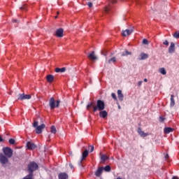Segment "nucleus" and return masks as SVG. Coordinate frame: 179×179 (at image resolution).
<instances>
[{
  "mask_svg": "<svg viewBox=\"0 0 179 179\" xmlns=\"http://www.w3.org/2000/svg\"><path fill=\"white\" fill-rule=\"evenodd\" d=\"M115 61H117L115 57H113L108 60V62H109V64H111V62H115Z\"/></svg>",
  "mask_w": 179,
  "mask_h": 179,
  "instance_id": "2f4dec72",
  "label": "nucleus"
},
{
  "mask_svg": "<svg viewBox=\"0 0 179 179\" xmlns=\"http://www.w3.org/2000/svg\"><path fill=\"white\" fill-rule=\"evenodd\" d=\"M144 82H148V79H147V78H145V79H144Z\"/></svg>",
  "mask_w": 179,
  "mask_h": 179,
  "instance_id": "09e8293b",
  "label": "nucleus"
},
{
  "mask_svg": "<svg viewBox=\"0 0 179 179\" xmlns=\"http://www.w3.org/2000/svg\"><path fill=\"white\" fill-rule=\"evenodd\" d=\"M2 141H3V139H2V137L0 136V142H2Z\"/></svg>",
  "mask_w": 179,
  "mask_h": 179,
  "instance_id": "de8ad7c7",
  "label": "nucleus"
},
{
  "mask_svg": "<svg viewBox=\"0 0 179 179\" xmlns=\"http://www.w3.org/2000/svg\"><path fill=\"white\" fill-rule=\"evenodd\" d=\"M117 96L120 101H124V94H122V91H121V90H117Z\"/></svg>",
  "mask_w": 179,
  "mask_h": 179,
  "instance_id": "ddd939ff",
  "label": "nucleus"
},
{
  "mask_svg": "<svg viewBox=\"0 0 179 179\" xmlns=\"http://www.w3.org/2000/svg\"><path fill=\"white\" fill-rule=\"evenodd\" d=\"M33 127L34 128H36L35 129L36 134H41V132H43V129L45 128V124H42L38 126V122L34 121L33 124Z\"/></svg>",
  "mask_w": 179,
  "mask_h": 179,
  "instance_id": "7ed1b4c3",
  "label": "nucleus"
},
{
  "mask_svg": "<svg viewBox=\"0 0 179 179\" xmlns=\"http://www.w3.org/2000/svg\"><path fill=\"white\" fill-rule=\"evenodd\" d=\"M37 169H38V165L36 162H31L28 166V170L31 173L36 171Z\"/></svg>",
  "mask_w": 179,
  "mask_h": 179,
  "instance_id": "39448f33",
  "label": "nucleus"
},
{
  "mask_svg": "<svg viewBox=\"0 0 179 179\" xmlns=\"http://www.w3.org/2000/svg\"><path fill=\"white\" fill-rule=\"evenodd\" d=\"M143 43H144L145 45H148V44H149V41H148L147 39H143Z\"/></svg>",
  "mask_w": 179,
  "mask_h": 179,
  "instance_id": "72a5a7b5",
  "label": "nucleus"
},
{
  "mask_svg": "<svg viewBox=\"0 0 179 179\" xmlns=\"http://www.w3.org/2000/svg\"><path fill=\"white\" fill-rule=\"evenodd\" d=\"M175 51H176V44H174V43L171 42V45L169 48V52L170 54H173V53H174Z\"/></svg>",
  "mask_w": 179,
  "mask_h": 179,
  "instance_id": "1a4fd4ad",
  "label": "nucleus"
},
{
  "mask_svg": "<svg viewBox=\"0 0 179 179\" xmlns=\"http://www.w3.org/2000/svg\"><path fill=\"white\" fill-rule=\"evenodd\" d=\"M103 167H99L98 169V170L96 171L95 176L96 177H100L101 176V174L103 173Z\"/></svg>",
  "mask_w": 179,
  "mask_h": 179,
  "instance_id": "2eb2a0df",
  "label": "nucleus"
},
{
  "mask_svg": "<svg viewBox=\"0 0 179 179\" xmlns=\"http://www.w3.org/2000/svg\"><path fill=\"white\" fill-rule=\"evenodd\" d=\"M134 29H135L134 27H131L129 29L122 31V34L123 37H127V36H131V34H132V33H134Z\"/></svg>",
  "mask_w": 179,
  "mask_h": 179,
  "instance_id": "0eeeda50",
  "label": "nucleus"
},
{
  "mask_svg": "<svg viewBox=\"0 0 179 179\" xmlns=\"http://www.w3.org/2000/svg\"><path fill=\"white\" fill-rule=\"evenodd\" d=\"M128 55H132V53L128 50H124L121 54L122 57H128Z\"/></svg>",
  "mask_w": 179,
  "mask_h": 179,
  "instance_id": "a211bd4d",
  "label": "nucleus"
},
{
  "mask_svg": "<svg viewBox=\"0 0 179 179\" xmlns=\"http://www.w3.org/2000/svg\"><path fill=\"white\" fill-rule=\"evenodd\" d=\"M118 108H119V109H121V106H120V105L118 106Z\"/></svg>",
  "mask_w": 179,
  "mask_h": 179,
  "instance_id": "8fccbe9b",
  "label": "nucleus"
},
{
  "mask_svg": "<svg viewBox=\"0 0 179 179\" xmlns=\"http://www.w3.org/2000/svg\"><path fill=\"white\" fill-rule=\"evenodd\" d=\"M148 58H149V55L148 54L143 53V52L141 53L138 56V59L140 61H142L143 59H148Z\"/></svg>",
  "mask_w": 179,
  "mask_h": 179,
  "instance_id": "9d476101",
  "label": "nucleus"
},
{
  "mask_svg": "<svg viewBox=\"0 0 179 179\" xmlns=\"http://www.w3.org/2000/svg\"><path fill=\"white\" fill-rule=\"evenodd\" d=\"M172 179H178V177H177V176H174V177H173V178Z\"/></svg>",
  "mask_w": 179,
  "mask_h": 179,
  "instance_id": "49530a36",
  "label": "nucleus"
},
{
  "mask_svg": "<svg viewBox=\"0 0 179 179\" xmlns=\"http://www.w3.org/2000/svg\"><path fill=\"white\" fill-rule=\"evenodd\" d=\"M110 2L112 3H117V0H110Z\"/></svg>",
  "mask_w": 179,
  "mask_h": 179,
  "instance_id": "79ce46f5",
  "label": "nucleus"
},
{
  "mask_svg": "<svg viewBox=\"0 0 179 179\" xmlns=\"http://www.w3.org/2000/svg\"><path fill=\"white\" fill-rule=\"evenodd\" d=\"M61 103L60 100L55 101V99L54 97H52L49 100V106L50 108V110H54V108H58L59 107V104Z\"/></svg>",
  "mask_w": 179,
  "mask_h": 179,
  "instance_id": "f03ea898",
  "label": "nucleus"
},
{
  "mask_svg": "<svg viewBox=\"0 0 179 179\" xmlns=\"http://www.w3.org/2000/svg\"><path fill=\"white\" fill-rule=\"evenodd\" d=\"M18 100H24V94H20L18 95Z\"/></svg>",
  "mask_w": 179,
  "mask_h": 179,
  "instance_id": "bb28decb",
  "label": "nucleus"
},
{
  "mask_svg": "<svg viewBox=\"0 0 179 179\" xmlns=\"http://www.w3.org/2000/svg\"><path fill=\"white\" fill-rule=\"evenodd\" d=\"M108 10H110V7H106V8H105V12H108Z\"/></svg>",
  "mask_w": 179,
  "mask_h": 179,
  "instance_id": "a19ab883",
  "label": "nucleus"
},
{
  "mask_svg": "<svg viewBox=\"0 0 179 179\" xmlns=\"http://www.w3.org/2000/svg\"><path fill=\"white\" fill-rule=\"evenodd\" d=\"M59 179H68V175L65 173H59Z\"/></svg>",
  "mask_w": 179,
  "mask_h": 179,
  "instance_id": "6ab92c4d",
  "label": "nucleus"
},
{
  "mask_svg": "<svg viewBox=\"0 0 179 179\" xmlns=\"http://www.w3.org/2000/svg\"><path fill=\"white\" fill-rule=\"evenodd\" d=\"M51 133L52 134H57V129L55 128V127H54V126L51 127Z\"/></svg>",
  "mask_w": 179,
  "mask_h": 179,
  "instance_id": "c85d7f7f",
  "label": "nucleus"
},
{
  "mask_svg": "<svg viewBox=\"0 0 179 179\" xmlns=\"http://www.w3.org/2000/svg\"><path fill=\"white\" fill-rule=\"evenodd\" d=\"M20 9H24L23 7H21Z\"/></svg>",
  "mask_w": 179,
  "mask_h": 179,
  "instance_id": "3c124183",
  "label": "nucleus"
},
{
  "mask_svg": "<svg viewBox=\"0 0 179 179\" xmlns=\"http://www.w3.org/2000/svg\"><path fill=\"white\" fill-rule=\"evenodd\" d=\"M158 72H159V73H161L162 75H166L167 73V72L166 71V69L163 67L159 69Z\"/></svg>",
  "mask_w": 179,
  "mask_h": 179,
  "instance_id": "b1692460",
  "label": "nucleus"
},
{
  "mask_svg": "<svg viewBox=\"0 0 179 179\" xmlns=\"http://www.w3.org/2000/svg\"><path fill=\"white\" fill-rule=\"evenodd\" d=\"M30 99H31V95L30 94L24 95V100H30Z\"/></svg>",
  "mask_w": 179,
  "mask_h": 179,
  "instance_id": "393cba45",
  "label": "nucleus"
},
{
  "mask_svg": "<svg viewBox=\"0 0 179 179\" xmlns=\"http://www.w3.org/2000/svg\"><path fill=\"white\" fill-rule=\"evenodd\" d=\"M3 152L4 156H6V157H8V159L13 156V151L9 147L3 148Z\"/></svg>",
  "mask_w": 179,
  "mask_h": 179,
  "instance_id": "20e7f679",
  "label": "nucleus"
},
{
  "mask_svg": "<svg viewBox=\"0 0 179 179\" xmlns=\"http://www.w3.org/2000/svg\"><path fill=\"white\" fill-rule=\"evenodd\" d=\"M93 111H103L104 108H106V105L104 104V101L101 100H98L96 101V105L92 106Z\"/></svg>",
  "mask_w": 179,
  "mask_h": 179,
  "instance_id": "f257e3e1",
  "label": "nucleus"
},
{
  "mask_svg": "<svg viewBox=\"0 0 179 179\" xmlns=\"http://www.w3.org/2000/svg\"><path fill=\"white\" fill-rule=\"evenodd\" d=\"M70 167L71 169H73V165H72V164H70Z\"/></svg>",
  "mask_w": 179,
  "mask_h": 179,
  "instance_id": "a18cd8bd",
  "label": "nucleus"
},
{
  "mask_svg": "<svg viewBox=\"0 0 179 179\" xmlns=\"http://www.w3.org/2000/svg\"><path fill=\"white\" fill-rule=\"evenodd\" d=\"M46 79L49 83H52V82L54 80V76L48 75L47 76Z\"/></svg>",
  "mask_w": 179,
  "mask_h": 179,
  "instance_id": "aec40b11",
  "label": "nucleus"
},
{
  "mask_svg": "<svg viewBox=\"0 0 179 179\" xmlns=\"http://www.w3.org/2000/svg\"><path fill=\"white\" fill-rule=\"evenodd\" d=\"M173 129L171 127H166L164 129V132L165 134H170V132H173Z\"/></svg>",
  "mask_w": 179,
  "mask_h": 179,
  "instance_id": "4be33fe9",
  "label": "nucleus"
},
{
  "mask_svg": "<svg viewBox=\"0 0 179 179\" xmlns=\"http://www.w3.org/2000/svg\"><path fill=\"white\" fill-rule=\"evenodd\" d=\"M111 96H112L113 99H114V100H117V96L115 95V93H112Z\"/></svg>",
  "mask_w": 179,
  "mask_h": 179,
  "instance_id": "f704fd0d",
  "label": "nucleus"
},
{
  "mask_svg": "<svg viewBox=\"0 0 179 179\" xmlns=\"http://www.w3.org/2000/svg\"><path fill=\"white\" fill-rule=\"evenodd\" d=\"M143 81H138V86H142Z\"/></svg>",
  "mask_w": 179,
  "mask_h": 179,
  "instance_id": "58836bf2",
  "label": "nucleus"
},
{
  "mask_svg": "<svg viewBox=\"0 0 179 179\" xmlns=\"http://www.w3.org/2000/svg\"><path fill=\"white\" fill-rule=\"evenodd\" d=\"M87 5L89 6V8H92V6H93V3L92 2L87 3Z\"/></svg>",
  "mask_w": 179,
  "mask_h": 179,
  "instance_id": "c9c22d12",
  "label": "nucleus"
},
{
  "mask_svg": "<svg viewBox=\"0 0 179 179\" xmlns=\"http://www.w3.org/2000/svg\"><path fill=\"white\" fill-rule=\"evenodd\" d=\"M57 17L56 16V17H55V19H57Z\"/></svg>",
  "mask_w": 179,
  "mask_h": 179,
  "instance_id": "864d4df0",
  "label": "nucleus"
},
{
  "mask_svg": "<svg viewBox=\"0 0 179 179\" xmlns=\"http://www.w3.org/2000/svg\"><path fill=\"white\" fill-rule=\"evenodd\" d=\"M13 22L14 23H19V21L17 20H13Z\"/></svg>",
  "mask_w": 179,
  "mask_h": 179,
  "instance_id": "37998d69",
  "label": "nucleus"
},
{
  "mask_svg": "<svg viewBox=\"0 0 179 179\" xmlns=\"http://www.w3.org/2000/svg\"><path fill=\"white\" fill-rule=\"evenodd\" d=\"M165 159L167 160V159H169V154H166V155H165Z\"/></svg>",
  "mask_w": 179,
  "mask_h": 179,
  "instance_id": "c03bdc74",
  "label": "nucleus"
},
{
  "mask_svg": "<svg viewBox=\"0 0 179 179\" xmlns=\"http://www.w3.org/2000/svg\"><path fill=\"white\" fill-rule=\"evenodd\" d=\"M57 37H64V29L62 28H60L56 31Z\"/></svg>",
  "mask_w": 179,
  "mask_h": 179,
  "instance_id": "9b49d317",
  "label": "nucleus"
},
{
  "mask_svg": "<svg viewBox=\"0 0 179 179\" xmlns=\"http://www.w3.org/2000/svg\"><path fill=\"white\" fill-rule=\"evenodd\" d=\"M171 107H174L176 106V101H174V96L171 95Z\"/></svg>",
  "mask_w": 179,
  "mask_h": 179,
  "instance_id": "5701e85b",
  "label": "nucleus"
},
{
  "mask_svg": "<svg viewBox=\"0 0 179 179\" xmlns=\"http://www.w3.org/2000/svg\"><path fill=\"white\" fill-rule=\"evenodd\" d=\"M108 159V157H107V155H103L101 156V159L102 160V162H106V160H107Z\"/></svg>",
  "mask_w": 179,
  "mask_h": 179,
  "instance_id": "a878e982",
  "label": "nucleus"
},
{
  "mask_svg": "<svg viewBox=\"0 0 179 179\" xmlns=\"http://www.w3.org/2000/svg\"><path fill=\"white\" fill-rule=\"evenodd\" d=\"M9 143H10V145H15V140L13 139V138L10 139V140H9Z\"/></svg>",
  "mask_w": 179,
  "mask_h": 179,
  "instance_id": "473e14b6",
  "label": "nucleus"
},
{
  "mask_svg": "<svg viewBox=\"0 0 179 179\" xmlns=\"http://www.w3.org/2000/svg\"><path fill=\"white\" fill-rule=\"evenodd\" d=\"M59 12H57V15H59Z\"/></svg>",
  "mask_w": 179,
  "mask_h": 179,
  "instance_id": "603ef678",
  "label": "nucleus"
},
{
  "mask_svg": "<svg viewBox=\"0 0 179 179\" xmlns=\"http://www.w3.org/2000/svg\"><path fill=\"white\" fill-rule=\"evenodd\" d=\"M173 37L175 38H179V31H176L174 34H173Z\"/></svg>",
  "mask_w": 179,
  "mask_h": 179,
  "instance_id": "7c9ffc66",
  "label": "nucleus"
},
{
  "mask_svg": "<svg viewBox=\"0 0 179 179\" xmlns=\"http://www.w3.org/2000/svg\"><path fill=\"white\" fill-rule=\"evenodd\" d=\"M103 170L107 172L111 171V167L108 165L103 168Z\"/></svg>",
  "mask_w": 179,
  "mask_h": 179,
  "instance_id": "cd10ccee",
  "label": "nucleus"
},
{
  "mask_svg": "<svg viewBox=\"0 0 179 179\" xmlns=\"http://www.w3.org/2000/svg\"><path fill=\"white\" fill-rule=\"evenodd\" d=\"M138 133L142 138H146V136H149V133H145V131H142L141 129H138Z\"/></svg>",
  "mask_w": 179,
  "mask_h": 179,
  "instance_id": "f8f14e48",
  "label": "nucleus"
},
{
  "mask_svg": "<svg viewBox=\"0 0 179 179\" xmlns=\"http://www.w3.org/2000/svg\"><path fill=\"white\" fill-rule=\"evenodd\" d=\"M93 104H94V102L89 103L87 104V109L89 110V108H90L91 107L93 108V106H94V105H93Z\"/></svg>",
  "mask_w": 179,
  "mask_h": 179,
  "instance_id": "c756f323",
  "label": "nucleus"
},
{
  "mask_svg": "<svg viewBox=\"0 0 179 179\" xmlns=\"http://www.w3.org/2000/svg\"><path fill=\"white\" fill-rule=\"evenodd\" d=\"M0 163H1L3 165L8 164L9 163L8 158L3 153H0Z\"/></svg>",
  "mask_w": 179,
  "mask_h": 179,
  "instance_id": "423d86ee",
  "label": "nucleus"
},
{
  "mask_svg": "<svg viewBox=\"0 0 179 179\" xmlns=\"http://www.w3.org/2000/svg\"><path fill=\"white\" fill-rule=\"evenodd\" d=\"M27 147L29 150H33L37 148V145H36V144H34L33 142L29 141L27 143Z\"/></svg>",
  "mask_w": 179,
  "mask_h": 179,
  "instance_id": "6e6552de",
  "label": "nucleus"
},
{
  "mask_svg": "<svg viewBox=\"0 0 179 179\" xmlns=\"http://www.w3.org/2000/svg\"><path fill=\"white\" fill-rule=\"evenodd\" d=\"M164 45H169V41H165L164 43H163Z\"/></svg>",
  "mask_w": 179,
  "mask_h": 179,
  "instance_id": "4c0bfd02",
  "label": "nucleus"
},
{
  "mask_svg": "<svg viewBox=\"0 0 179 179\" xmlns=\"http://www.w3.org/2000/svg\"><path fill=\"white\" fill-rule=\"evenodd\" d=\"M107 115H108V113H107V111H106V110H101L99 112V117L101 118H106V117H107Z\"/></svg>",
  "mask_w": 179,
  "mask_h": 179,
  "instance_id": "f3484780",
  "label": "nucleus"
},
{
  "mask_svg": "<svg viewBox=\"0 0 179 179\" xmlns=\"http://www.w3.org/2000/svg\"><path fill=\"white\" fill-rule=\"evenodd\" d=\"M88 58H90V59H92V61H94V60L97 59V56H96V54H94V52H92L88 55Z\"/></svg>",
  "mask_w": 179,
  "mask_h": 179,
  "instance_id": "dca6fc26",
  "label": "nucleus"
},
{
  "mask_svg": "<svg viewBox=\"0 0 179 179\" xmlns=\"http://www.w3.org/2000/svg\"><path fill=\"white\" fill-rule=\"evenodd\" d=\"M90 148H91L90 152H93V150H94V146L91 145Z\"/></svg>",
  "mask_w": 179,
  "mask_h": 179,
  "instance_id": "ea45409f",
  "label": "nucleus"
},
{
  "mask_svg": "<svg viewBox=\"0 0 179 179\" xmlns=\"http://www.w3.org/2000/svg\"><path fill=\"white\" fill-rule=\"evenodd\" d=\"M89 156V151L87 150H85L82 155V158L80 163H82L83 162V159H86V157Z\"/></svg>",
  "mask_w": 179,
  "mask_h": 179,
  "instance_id": "4468645a",
  "label": "nucleus"
},
{
  "mask_svg": "<svg viewBox=\"0 0 179 179\" xmlns=\"http://www.w3.org/2000/svg\"><path fill=\"white\" fill-rule=\"evenodd\" d=\"M65 71H66V68L65 67H62V69L59 68H56L55 69V72H57V73L61 72L62 73L65 72Z\"/></svg>",
  "mask_w": 179,
  "mask_h": 179,
  "instance_id": "412c9836",
  "label": "nucleus"
},
{
  "mask_svg": "<svg viewBox=\"0 0 179 179\" xmlns=\"http://www.w3.org/2000/svg\"><path fill=\"white\" fill-rule=\"evenodd\" d=\"M164 121V117L160 116V117H159V122H163Z\"/></svg>",
  "mask_w": 179,
  "mask_h": 179,
  "instance_id": "e433bc0d",
  "label": "nucleus"
}]
</instances>
